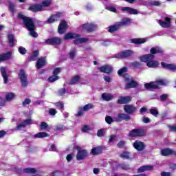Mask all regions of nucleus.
Returning <instances> with one entry per match:
<instances>
[{"instance_id": "nucleus-24", "label": "nucleus", "mask_w": 176, "mask_h": 176, "mask_svg": "<svg viewBox=\"0 0 176 176\" xmlns=\"http://www.w3.org/2000/svg\"><path fill=\"white\" fill-rule=\"evenodd\" d=\"M78 38H80V34H75L72 32H68L64 36L65 41H68L69 39H76Z\"/></svg>"}, {"instance_id": "nucleus-32", "label": "nucleus", "mask_w": 176, "mask_h": 176, "mask_svg": "<svg viewBox=\"0 0 176 176\" xmlns=\"http://www.w3.org/2000/svg\"><path fill=\"white\" fill-rule=\"evenodd\" d=\"M102 98L104 101H112L113 99V96L111 94L103 93L102 94Z\"/></svg>"}, {"instance_id": "nucleus-48", "label": "nucleus", "mask_w": 176, "mask_h": 176, "mask_svg": "<svg viewBox=\"0 0 176 176\" xmlns=\"http://www.w3.org/2000/svg\"><path fill=\"white\" fill-rule=\"evenodd\" d=\"M105 122L108 124H111V123H113V118H112V117L109 116H107L105 117Z\"/></svg>"}, {"instance_id": "nucleus-17", "label": "nucleus", "mask_w": 176, "mask_h": 176, "mask_svg": "<svg viewBox=\"0 0 176 176\" xmlns=\"http://www.w3.org/2000/svg\"><path fill=\"white\" fill-rule=\"evenodd\" d=\"M165 21L163 20L160 19L158 21V24L163 28H168L171 26V19L169 17L166 16L164 19Z\"/></svg>"}, {"instance_id": "nucleus-53", "label": "nucleus", "mask_w": 176, "mask_h": 176, "mask_svg": "<svg viewBox=\"0 0 176 176\" xmlns=\"http://www.w3.org/2000/svg\"><path fill=\"white\" fill-rule=\"evenodd\" d=\"M169 131L173 133H176V126L175 125H168V126Z\"/></svg>"}, {"instance_id": "nucleus-36", "label": "nucleus", "mask_w": 176, "mask_h": 176, "mask_svg": "<svg viewBox=\"0 0 176 176\" xmlns=\"http://www.w3.org/2000/svg\"><path fill=\"white\" fill-rule=\"evenodd\" d=\"M8 38L10 46L13 47V46H14V40L16 39V37H14V35L10 34L8 35Z\"/></svg>"}, {"instance_id": "nucleus-21", "label": "nucleus", "mask_w": 176, "mask_h": 176, "mask_svg": "<svg viewBox=\"0 0 176 176\" xmlns=\"http://www.w3.org/2000/svg\"><path fill=\"white\" fill-rule=\"evenodd\" d=\"M98 70L100 72H102L103 74H108L109 75L112 74V67L108 65H104L98 68Z\"/></svg>"}, {"instance_id": "nucleus-41", "label": "nucleus", "mask_w": 176, "mask_h": 176, "mask_svg": "<svg viewBox=\"0 0 176 176\" xmlns=\"http://www.w3.org/2000/svg\"><path fill=\"white\" fill-rule=\"evenodd\" d=\"M118 167H120L122 170H131V168H130V165L126 164V163H122L118 164Z\"/></svg>"}, {"instance_id": "nucleus-16", "label": "nucleus", "mask_w": 176, "mask_h": 176, "mask_svg": "<svg viewBox=\"0 0 176 176\" xmlns=\"http://www.w3.org/2000/svg\"><path fill=\"white\" fill-rule=\"evenodd\" d=\"M103 152H104V146H98L92 148L90 153L93 156H98V155L102 154Z\"/></svg>"}, {"instance_id": "nucleus-26", "label": "nucleus", "mask_w": 176, "mask_h": 176, "mask_svg": "<svg viewBox=\"0 0 176 176\" xmlns=\"http://www.w3.org/2000/svg\"><path fill=\"white\" fill-rule=\"evenodd\" d=\"M135 87H138V82L134 80V78H131V80L127 82L125 89H135Z\"/></svg>"}, {"instance_id": "nucleus-62", "label": "nucleus", "mask_w": 176, "mask_h": 176, "mask_svg": "<svg viewBox=\"0 0 176 176\" xmlns=\"http://www.w3.org/2000/svg\"><path fill=\"white\" fill-rule=\"evenodd\" d=\"M98 137H104V129H99L97 132Z\"/></svg>"}, {"instance_id": "nucleus-10", "label": "nucleus", "mask_w": 176, "mask_h": 176, "mask_svg": "<svg viewBox=\"0 0 176 176\" xmlns=\"http://www.w3.org/2000/svg\"><path fill=\"white\" fill-rule=\"evenodd\" d=\"M133 146L138 152H143V151H145L146 148L145 143L140 140H135L133 143Z\"/></svg>"}, {"instance_id": "nucleus-43", "label": "nucleus", "mask_w": 176, "mask_h": 176, "mask_svg": "<svg viewBox=\"0 0 176 176\" xmlns=\"http://www.w3.org/2000/svg\"><path fill=\"white\" fill-rule=\"evenodd\" d=\"M59 79L60 77H58V76H55L54 74H53L48 78V82H50V83H53V82H56V80H58Z\"/></svg>"}, {"instance_id": "nucleus-63", "label": "nucleus", "mask_w": 176, "mask_h": 176, "mask_svg": "<svg viewBox=\"0 0 176 176\" xmlns=\"http://www.w3.org/2000/svg\"><path fill=\"white\" fill-rule=\"evenodd\" d=\"M38 58L34 56L32 54L29 56L28 61H36Z\"/></svg>"}, {"instance_id": "nucleus-15", "label": "nucleus", "mask_w": 176, "mask_h": 176, "mask_svg": "<svg viewBox=\"0 0 176 176\" xmlns=\"http://www.w3.org/2000/svg\"><path fill=\"white\" fill-rule=\"evenodd\" d=\"M133 54H134V52L130 50H126L120 52L117 56V58H127L129 57H131Z\"/></svg>"}, {"instance_id": "nucleus-57", "label": "nucleus", "mask_w": 176, "mask_h": 176, "mask_svg": "<svg viewBox=\"0 0 176 176\" xmlns=\"http://www.w3.org/2000/svg\"><path fill=\"white\" fill-rule=\"evenodd\" d=\"M151 4L153 6H160L162 5V2L159 1H153Z\"/></svg>"}, {"instance_id": "nucleus-30", "label": "nucleus", "mask_w": 176, "mask_h": 176, "mask_svg": "<svg viewBox=\"0 0 176 176\" xmlns=\"http://www.w3.org/2000/svg\"><path fill=\"white\" fill-rule=\"evenodd\" d=\"M122 10V12H128L129 14H138V11L136 9L130 7H123Z\"/></svg>"}, {"instance_id": "nucleus-52", "label": "nucleus", "mask_w": 176, "mask_h": 176, "mask_svg": "<svg viewBox=\"0 0 176 176\" xmlns=\"http://www.w3.org/2000/svg\"><path fill=\"white\" fill-rule=\"evenodd\" d=\"M60 72H61V69L60 67H56L54 71H53V75H55L56 76H57V75H58V74H60Z\"/></svg>"}, {"instance_id": "nucleus-42", "label": "nucleus", "mask_w": 176, "mask_h": 176, "mask_svg": "<svg viewBox=\"0 0 176 176\" xmlns=\"http://www.w3.org/2000/svg\"><path fill=\"white\" fill-rule=\"evenodd\" d=\"M55 131H64L65 130V126L64 124H58V125L55 126Z\"/></svg>"}, {"instance_id": "nucleus-50", "label": "nucleus", "mask_w": 176, "mask_h": 176, "mask_svg": "<svg viewBox=\"0 0 176 176\" xmlns=\"http://www.w3.org/2000/svg\"><path fill=\"white\" fill-rule=\"evenodd\" d=\"M18 50L20 54L24 55L27 54V50L23 47H19Z\"/></svg>"}, {"instance_id": "nucleus-19", "label": "nucleus", "mask_w": 176, "mask_h": 176, "mask_svg": "<svg viewBox=\"0 0 176 176\" xmlns=\"http://www.w3.org/2000/svg\"><path fill=\"white\" fill-rule=\"evenodd\" d=\"M68 29V24L66 21H62L58 27V34H65Z\"/></svg>"}, {"instance_id": "nucleus-59", "label": "nucleus", "mask_w": 176, "mask_h": 176, "mask_svg": "<svg viewBox=\"0 0 176 176\" xmlns=\"http://www.w3.org/2000/svg\"><path fill=\"white\" fill-rule=\"evenodd\" d=\"M106 9L107 10H109V12H113V13H116V8H115V7L107 6V7H106Z\"/></svg>"}, {"instance_id": "nucleus-1", "label": "nucleus", "mask_w": 176, "mask_h": 176, "mask_svg": "<svg viewBox=\"0 0 176 176\" xmlns=\"http://www.w3.org/2000/svg\"><path fill=\"white\" fill-rule=\"evenodd\" d=\"M17 19H20L23 21V25L28 31L30 32V34L32 38H38V33L35 32L36 26L32 20V18L28 17L23 14V13L19 12L17 14Z\"/></svg>"}, {"instance_id": "nucleus-29", "label": "nucleus", "mask_w": 176, "mask_h": 176, "mask_svg": "<svg viewBox=\"0 0 176 176\" xmlns=\"http://www.w3.org/2000/svg\"><path fill=\"white\" fill-rule=\"evenodd\" d=\"M151 170H153V166H151V165H144L142 166H140L138 169V173H144L145 171H149Z\"/></svg>"}, {"instance_id": "nucleus-5", "label": "nucleus", "mask_w": 176, "mask_h": 176, "mask_svg": "<svg viewBox=\"0 0 176 176\" xmlns=\"http://www.w3.org/2000/svg\"><path fill=\"white\" fill-rule=\"evenodd\" d=\"M146 132L144 129H134L129 131V137L137 138V137H145Z\"/></svg>"}, {"instance_id": "nucleus-47", "label": "nucleus", "mask_w": 176, "mask_h": 176, "mask_svg": "<svg viewBox=\"0 0 176 176\" xmlns=\"http://www.w3.org/2000/svg\"><path fill=\"white\" fill-rule=\"evenodd\" d=\"M150 113L156 118L157 115H159V111H157L156 109H151Z\"/></svg>"}, {"instance_id": "nucleus-25", "label": "nucleus", "mask_w": 176, "mask_h": 176, "mask_svg": "<svg viewBox=\"0 0 176 176\" xmlns=\"http://www.w3.org/2000/svg\"><path fill=\"white\" fill-rule=\"evenodd\" d=\"M46 65V58L41 57L37 60L36 67L37 69H41L42 67H45Z\"/></svg>"}, {"instance_id": "nucleus-51", "label": "nucleus", "mask_w": 176, "mask_h": 176, "mask_svg": "<svg viewBox=\"0 0 176 176\" xmlns=\"http://www.w3.org/2000/svg\"><path fill=\"white\" fill-rule=\"evenodd\" d=\"M123 78H124L125 82H130L131 80V78H130L129 74L125 73L123 75Z\"/></svg>"}, {"instance_id": "nucleus-28", "label": "nucleus", "mask_w": 176, "mask_h": 176, "mask_svg": "<svg viewBox=\"0 0 176 176\" xmlns=\"http://www.w3.org/2000/svg\"><path fill=\"white\" fill-rule=\"evenodd\" d=\"M145 42H146V38H145L131 39V43H133L134 45H142Z\"/></svg>"}, {"instance_id": "nucleus-18", "label": "nucleus", "mask_w": 176, "mask_h": 176, "mask_svg": "<svg viewBox=\"0 0 176 176\" xmlns=\"http://www.w3.org/2000/svg\"><path fill=\"white\" fill-rule=\"evenodd\" d=\"M161 155L162 156H171L173 155L176 156V151L170 148H165L161 149Z\"/></svg>"}, {"instance_id": "nucleus-39", "label": "nucleus", "mask_w": 176, "mask_h": 176, "mask_svg": "<svg viewBox=\"0 0 176 176\" xmlns=\"http://www.w3.org/2000/svg\"><path fill=\"white\" fill-rule=\"evenodd\" d=\"M120 157L126 160L131 159V157H130V152L129 151H123L122 153L120 155Z\"/></svg>"}, {"instance_id": "nucleus-54", "label": "nucleus", "mask_w": 176, "mask_h": 176, "mask_svg": "<svg viewBox=\"0 0 176 176\" xmlns=\"http://www.w3.org/2000/svg\"><path fill=\"white\" fill-rule=\"evenodd\" d=\"M74 159V153L68 154L66 157V160L69 163Z\"/></svg>"}, {"instance_id": "nucleus-56", "label": "nucleus", "mask_w": 176, "mask_h": 176, "mask_svg": "<svg viewBox=\"0 0 176 176\" xmlns=\"http://www.w3.org/2000/svg\"><path fill=\"white\" fill-rule=\"evenodd\" d=\"M48 125L47 123L45 122H42L41 123V130H46V129H47Z\"/></svg>"}, {"instance_id": "nucleus-6", "label": "nucleus", "mask_w": 176, "mask_h": 176, "mask_svg": "<svg viewBox=\"0 0 176 176\" xmlns=\"http://www.w3.org/2000/svg\"><path fill=\"white\" fill-rule=\"evenodd\" d=\"M18 76L20 79L22 87H27L29 85L28 78L27 75H25V71L24 69H21L18 74Z\"/></svg>"}, {"instance_id": "nucleus-8", "label": "nucleus", "mask_w": 176, "mask_h": 176, "mask_svg": "<svg viewBox=\"0 0 176 176\" xmlns=\"http://www.w3.org/2000/svg\"><path fill=\"white\" fill-rule=\"evenodd\" d=\"M61 17H63L62 12L52 14L45 23L46 24H53V23H56V21H60V20H61Z\"/></svg>"}, {"instance_id": "nucleus-33", "label": "nucleus", "mask_w": 176, "mask_h": 176, "mask_svg": "<svg viewBox=\"0 0 176 176\" xmlns=\"http://www.w3.org/2000/svg\"><path fill=\"white\" fill-rule=\"evenodd\" d=\"M45 137H50V134L46 132H38L34 135V138H45Z\"/></svg>"}, {"instance_id": "nucleus-7", "label": "nucleus", "mask_w": 176, "mask_h": 176, "mask_svg": "<svg viewBox=\"0 0 176 176\" xmlns=\"http://www.w3.org/2000/svg\"><path fill=\"white\" fill-rule=\"evenodd\" d=\"M81 27L84 31H86L88 32V34H90V32H94L96 30H97V25L94 24L93 23H86L82 25H81Z\"/></svg>"}, {"instance_id": "nucleus-12", "label": "nucleus", "mask_w": 176, "mask_h": 176, "mask_svg": "<svg viewBox=\"0 0 176 176\" xmlns=\"http://www.w3.org/2000/svg\"><path fill=\"white\" fill-rule=\"evenodd\" d=\"M88 157H89V151H87V150H86V149L78 150L77 151L76 160L78 162H80L82 160H85V159H86Z\"/></svg>"}, {"instance_id": "nucleus-37", "label": "nucleus", "mask_w": 176, "mask_h": 176, "mask_svg": "<svg viewBox=\"0 0 176 176\" xmlns=\"http://www.w3.org/2000/svg\"><path fill=\"white\" fill-rule=\"evenodd\" d=\"M52 5V0H44L43 2H41V4L40 6H41V10L43 9V8H49Z\"/></svg>"}, {"instance_id": "nucleus-9", "label": "nucleus", "mask_w": 176, "mask_h": 176, "mask_svg": "<svg viewBox=\"0 0 176 176\" xmlns=\"http://www.w3.org/2000/svg\"><path fill=\"white\" fill-rule=\"evenodd\" d=\"M61 38L60 37H52L45 40V44L50 45V46H58L61 45Z\"/></svg>"}, {"instance_id": "nucleus-49", "label": "nucleus", "mask_w": 176, "mask_h": 176, "mask_svg": "<svg viewBox=\"0 0 176 176\" xmlns=\"http://www.w3.org/2000/svg\"><path fill=\"white\" fill-rule=\"evenodd\" d=\"M124 145H126V142L121 140L118 143L117 146L118 148H120V149H123Z\"/></svg>"}, {"instance_id": "nucleus-22", "label": "nucleus", "mask_w": 176, "mask_h": 176, "mask_svg": "<svg viewBox=\"0 0 176 176\" xmlns=\"http://www.w3.org/2000/svg\"><path fill=\"white\" fill-rule=\"evenodd\" d=\"M12 58V52H8L6 53H3L0 55V63L3 61H8Z\"/></svg>"}, {"instance_id": "nucleus-14", "label": "nucleus", "mask_w": 176, "mask_h": 176, "mask_svg": "<svg viewBox=\"0 0 176 176\" xmlns=\"http://www.w3.org/2000/svg\"><path fill=\"white\" fill-rule=\"evenodd\" d=\"M125 120V122H129L131 120V117L127 113H118L117 117L115 118V122H120Z\"/></svg>"}, {"instance_id": "nucleus-61", "label": "nucleus", "mask_w": 176, "mask_h": 176, "mask_svg": "<svg viewBox=\"0 0 176 176\" xmlns=\"http://www.w3.org/2000/svg\"><path fill=\"white\" fill-rule=\"evenodd\" d=\"M22 104L23 107H25V105H30V104H31V100H30V98H26Z\"/></svg>"}, {"instance_id": "nucleus-55", "label": "nucleus", "mask_w": 176, "mask_h": 176, "mask_svg": "<svg viewBox=\"0 0 176 176\" xmlns=\"http://www.w3.org/2000/svg\"><path fill=\"white\" fill-rule=\"evenodd\" d=\"M160 101H166V100H167V98H168V95H167L166 94H163L162 95L160 96Z\"/></svg>"}, {"instance_id": "nucleus-58", "label": "nucleus", "mask_w": 176, "mask_h": 176, "mask_svg": "<svg viewBox=\"0 0 176 176\" xmlns=\"http://www.w3.org/2000/svg\"><path fill=\"white\" fill-rule=\"evenodd\" d=\"M56 113H57V111L56 110V109H53V108L50 109L49 110L50 115L54 116V115H56Z\"/></svg>"}, {"instance_id": "nucleus-23", "label": "nucleus", "mask_w": 176, "mask_h": 176, "mask_svg": "<svg viewBox=\"0 0 176 176\" xmlns=\"http://www.w3.org/2000/svg\"><path fill=\"white\" fill-rule=\"evenodd\" d=\"M0 72L3 79L4 85H8V82H9V77L8 76V73H6V68L3 67H1Z\"/></svg>"}, {"instance_id": "nucleus-31", "label": "nucleus", "mask_w": 176, "mask_h": 176, "mask_svg": "<svg viewBox=\"0 0 176 176\" xmlns=\"http://www.w3.org/2000/svg\"><path fill=\"white\" fill-rule=\"evenodd\" d=\"M89 39L87 38H77L76 39L73 41V43L74 45H79V43H86V42H88Z\"/></svg>"}, {"instance_id": "nucleus-34", "label": "nucleus", "mask_w": 176, "mask_h": 176, "mask_svg": "<svg viewBox=\"0 0 176 176\" xmlns=\"http://www.w3.org/2000/svg\"><path fill=\"white\" fill-rule=\"evenodd\" d=\"M80 81V76H79L78 75H76L74 76L69 82V85H76V83H78V82Z\"/></svg>"}, {"instance_id": "nucleus-40", "label": "nucleus", "mask_w": 176, "mask_h": 176, "mask_svg": "<svg viewBox=\"0 0 176 176\" xmlns=\"http://www.w3.org/2000/svg\"><path fill=\"white\" fill-rule=\"evenodd\" d=\"M55 107L60 111H64V103L61 101L56 102L54 103Z\"/></svg>"}, {"instance_id": "nucleus-38", "label": "nucleus", "mask_w": 176, "mask_h": 176, "mask_svg": "<svg viewBox=\"0 0 176 176\" xmlns=\"http://www.w3.org/2000/svg\"><path fill=\"white\" fill-rule=\"evenodd\" d=\"M25 174H35L36 173V169L35 168H26L23 169Z\"/></svg>"}, {"instance_id": "nucleus-44", "label": "nucleus", "mask_w": 176, "mask_h": 176, "mask_svg": "<svg viewBox=\"0 0 176 176\" xmlns=\"http://www.w3.org/2000/svg\"><path fill=\"white\" fill-rule=\"evenodd\" d=\"M14 97H16V95H14V93H8L6 96V100H7V101H12Z\"/></svg>"}, {"instance_id": "nucleus-35", "label": "nucleus", "mask_w": 176, "mask_h": 176, "mask_svg": "<svg viewBox=\"0 0 176 176\" xmlns=\"http://www.w3.org/2000/svg\"><path fill=\"white\" fill-rule=\"evenodd\" d=\"M93 108H94V105H93L91 103H88L83 107H80V111H84V112H87V111H89V109H93Z\"/></svg>"}, {"instance_id": "nucleus-45", "label": "nucleus", "mask_w": 176, "mask_h": 176, "mask_svg": "<svg viewBox=\"0 0 176 176\" xmlns=\"http://www.w3.org/2000/svg\"><path fill=\"white\" fill-rule=\"evenodd\" d=\"M131 67H132V68H141V63L138 61L132 62Z\"/></svg>"}, {"instance_id": "nucleus-2", "label": "nucleus", "mask_w": 176, "mask_h": 176, "mask_svg": "<svg viewBox=\"0 0 176 176\" xmlns=\"http://www.w3.org/2000/svg\"><path fill=\"white\" fill-rule=\"evenodd\" d=\"M142 63H145L148 68H157L160 63L159 61L155 60V55L144 54L140 57Z\"/></svg>"}, {"instance_id": "nucleus-4", "label": "nucleus", "mask_w": 176, "mask_h": 176, "mask_svg": "<svg viewBox=\"0 0 176 176\" xmlns=\"http://www.w3.org/2000/svg\"><path fill=\"white\" fill-rule=\"evenodd\" d=\"M160 86H166V82L163 79H157L155 81H152L144 84V88L146 90H159Z\"/></svg>"}, {"instance_id": "nucleus-60", "label": "nucleus", "mask_w": 176, "mask_h": 176, "mask_svg": "<svg viewBox=\"0 0 176 176\" xmlns=\"http://www.w3.org/2000/svg\"><path fill=\"white\" fill-rule=\"evenodd\" d=\"M24 127H25V124H24V122H21L16 126V130H21V129H24Z\"/></svg>"}, {"instance_id": "nucleus-20", "label": "nucleus", "mask_w": 176, "mask_h": 176, "mask_svg": "<svg viewBox=\"0 0 176 176\" xmlns=\"http://www.w3.org/2000/svg\"><path fill=\"white\" fill-rule=\"evenodd\" d=\"M162 67L168 71H172L173 72L176 71L175 64H168L164 62L161 63Z\"/></svg>"}, {"instance_id": "nucleus-46", "label": "nucleus", "mask_w": 176, "mask_h": 176, "mask_svg": "<svg viewBox=\"0 0 176 176\" xmlns=\"http://www.w3.org/2000/svg\"><path fill=\"white\" fill-rule=\"evenodd\" d=\"M127 72V67H124L118 71V74L119 76H122V75H123V74H125V72Z\"/></svg>"}, {"instance_id": "nucleus-64", "label": "nucleus", "mask_w": 176, "mask_h": 176, "mask_svg": "<svg viewBox=\"0 0 176 176\" xmlns=\"http://www.w3.org/2000/svg\"><path fill=\"white\" fill-rule=\"evenodd\" d=\"M161 176H172L170 172H162Z\"/></svg>"}, {"instance_id": "nucleus-13", "label": "nucleus", "mask_w": 176, "mask_h": 176, "mask_svg": "<svg viewBox=\"0 0 176 176\" xmlns=\"http://www.w3.org/2000/svg\"><path fill=\"white\" fill-rule=\"evenodd\" d=\"M124 111L126 115H134L137 112V107L134 104H125Z\"/></svg>"}, {"instance_id": "nucleus-3", "label": "nucleus", "mask_w": 176, "mask_h": 176, "mask_svg": "<svg viewBox=\"0 0 176 176\" xmlns=\"http://www.w3.org/2000/svg\"><path fill=\"white\" fill-rule=\"evenodd\" d=\"M131 23V19L129 18H124L122 19V21L118 22L115 25L109 26L108 28V32H115L120 29L121 27H124L127 25H130Z\"/></svg>"}, {"instance_id": "nucleus-11", "label": "nucleus", "mask_w": 176, "mask_h": 176, "mask_svg": "<svg viewBox=\"0 0 176 176\" xmlns=\"http://www.w3.org/2000/svg\"><path fill=\"white\" fill-rule=\"evenodd\" d=\"M131 101H133V97L131 96H120V98L117 100V104L119 105H127V104H130Z\"/></svg>"}, {"instance_id": "nucleus-27", "label": "nucleus", "mask_w": 176, "mask_h": 176, "mask_svg": "<svg viewBox=\"0 0 176 176\" xmlns=\"http://www.w3.org/2000/svg\"><path fill=\"white\" fill-rule=\"evenodd\" d=\"M28 10H30V12H33L34 13L42 12V6H41L39 4H32L29 7Z\"/></svg>"}]
</instances>
